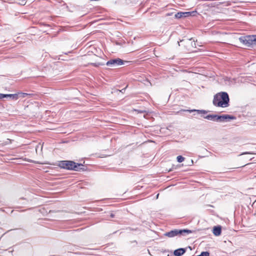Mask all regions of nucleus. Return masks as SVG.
<instances>
[{
  "label": "nucleus",
  "instance_id": "f8f14e48",
  "mask_svg": "<svg viewBox=\"0 0 256 256\" xmlns=\"http://www.w3.org/2000/svg\"><path fill=\"white\" fill-rule=\"evenodd\" d=\"M33 95L32 94H28L26 92H19L18 93L14 94V96H16L15 98V100H18L19 98H24L26 96H29V98H30Z\"/></svg>",
  "mask_w": 256,
  "mask_h": 256
},
{
  "label": "nucleus",
  "instance_id": "20e7f679",
  "mask_svg": "<svg viewBox=\"0 0 256 256\" xmlns=\"http://www.w3.org/2000/svg\"><path fill=\"white\" fill-rule=\"evenodd\" d=\"M73 160H63L58 162V166L60 168L71 170Z\"/></svg>",
  "mask_w": 256,
  "mask_h": 256
},
{
  "label": "nucleus",
  "instance_id": "7ed1b4c3",
  "mask_svg": "<svg viewBox=\"0 0 256 256\" xmlns=\"http://www.w3.org/2000/svg\"><path fill=\"white\" fill-rule=\"evenodd\" d=\"M130 62V61L124 60L120 58H117L110 59L107 61L106 64L111 68H116L124 64L128 65Z\"/></svg>",
  "mask_w": 256,
  "mask_h": 256
},
{
  "label": "nucleus",
  "instance_id": "72a5a7b5",
  "mask_svg": "<svg viewBox=\"0 0 256 256\" xmlns=\"http://www.w3.org/2000/svg\"><path fill=\"white\" fill-rule=\"evenodd\" d=\"M134 242L137 243V242H136V240H134Z\"/></svg>",
  "mask_w": 256,
  "mask_h": 256
},
{
  "label": "nucleus",
  "instance_id": "c85d7f7f",
  "mask_svg": "<svg viewBox=\"0 0 256 256\" xmlns=\"http://www.w3.org/2000/svg\"><path fill=\"white\" fill-rule=\"evenodd\" d=\"M158 196H159V194H156V199H158Z\"/></svg>",
  "mask_w": 256,
  "mask_h": 256
},
{
  "label": "nucleus",
  "instance_id": "4be33fe9",
  "mask_svg": "<svg viewBox=\"0 0 256 256\" xmlns=\"http://www.w3.org/2000/svg\"><path fill=\"white\" fill-rule=\"evenodd\" d=\"M190 44L192 47L196 48V44L194 40L193 42H190Z\"/></svg>",
  "mask_w": 256,
  "mask_h": 256
},
{
  "label": "nucleus",
  "instance_id": "7c9ffc66",
  "mask_svg": "<svg viewBox=\"0 0 256 256\" xmlns=\"http://www.w3.org/2000/svg\"><path fill=\"white\" fill-rule=\"evenodd\" d=\"M0 210H2V212H4V210H3V208H0Z\"/></svg>",
  "mask_w": 256,
  "mask_h": 256
},
{
  "label": "nucleus",
  "instance_id": "5701e85b",
  "mask_svg": "<svg viewBox=\"0 0 256 256\" xmlns=\"http://www.w3.org/2000/svg\"><path fill=\"white\" fill-rule=\"evenodd\" d=\"M127 229H128L130 230H137V228H132L128 227V228H127Z\"/></svg>",
  "mask_w": 256,
  "mask_h": 256
},
{
  "label": "nucleus",
  "instance_id": "9d476101",
  "mask_svg": "<svg viewBox=\"0 0 256 256\" xmlns=\"http://www.w3.org/2000/svg\"><path fill=\"white\" fill-rule=\"evenodd\" d=\"M188 248H181L175 250L174 251L173 254L174 256H182L184 254Z\"/></svg>",
  "mask_w": 256,
  "mask_h": 256
},
{
  "label": "nucleus",
  "instance_id": "dca6fc26",
  "mask_svg": "<svg viewBox=\"0 0 256 256\" xmlns=\"http://www.w3.org/2000/svg\"><path fill=\"white\" fill-rule=\"evenodd\" d=\"M193 40V38H190V39H188L186 40H182L180 42H178L179 46H185L186 45L190 43V41Z\"/></svg>",
  "mask_w": 256,
  "mask_h": 256
},
{
  "label": "nucleus",
  "instance_id": "f03ea898",
  "mask_svg": "<svg viewBox=\"0 0 256 256\" xmlns=\"http://www.w3.org/2000/svg\"><path fill=\"white\" fill-rule=\"evenodd\" d=\"M238 40L241 43L248 47L252 48L256 46V34L241 36Z\"/></svg>",
  "mask_w": 256,
  "mask_h": 256
},
{
  "label": "nucleus",
  "instance_id": "412c9836",
  "mask_svg": "<svg viewBox=\"0 0 256 256\" xmlns=\"http://www.w3.org/2000/svg\"><path fill=\"white\" fill-rule=\"evenodd\" d=\"M253 153L252 152H242V154H239V156H242V155H244V154H252Z\"/></svg>",
  "mask_w": 256,
  "mask_h": 256
},
{
  "label": "nucleus",
  "instance_id": "b1692460",
  "mask_svg": "<svg viewBox=\"0 0 256 256\" xmlns=\"http://www.w3.org/2000/svg\"><path fill=\"white\" fill-rule=\"evenodd\" d=\"M126 87H127V86H126V87L125 88H122V90H120V92H122V93H123V92H125V90H126Z\"/></svg>",
  "mask_w": 256,
  "mask_h": 256
},
{
  "label": "nucleus",
  "instance_id": "6e6552de",
  "mask_svg": "<svg viewBox=\"0 0 256 256\" xmlns=\"http://www.w3.org/2000/svg\"><path fill=\"white\" fill-rule=\"evenodd\" d=\"M184 112H196L198 114H206L208 112V110H196V109H192V110H184L181 109L178 113H181Z\"/></svg>",
  "mask_w": 256,
  "mask_h": 256
},
{
  "label": "nucleus",
  "instance_id": "f257e3e1",
  "mask_svg": "<svg viewBox=\"0 0 256 256\" xmlns=\"http://www.w3.org/2000/svg\"><path fill=\"white\" fill-rule=\"evenodd\" d=\"M230 99L227 92H220L214 96L212 104L216 107L226 108L230 106Z\"/></svg>",
  "mask_w": 256,
  "mask_h": 256
},
{
  "label": "nucleus",
  "instance_id": "ddd939ff",
  "mask_svg": "<svg viewBox=\"0 0 256 256\" xmlns=\"http://www.w3.org/2000/svg\"><path fill=\"white\" fill-rule=\"evenodd\" d=\"M193 232V231L187 228L178 229V236H185Z\"/></svg>",
  "mask_w": 256,
  "mask_h": 256
},
{
  "label": "nucleus",
  "instance_id": "473e14b6",
  "mask_svg": "<svg viewBox=\"0 0 256 256\" xmlns=\"http://www.w3.org/2000/svg\"><path fill=\"white\" fill-rule=\"evenodd\" d=\"M188 248H189V249H191V247L190 246H188Z\"/></svg>",
  "mask_w": 256,
  "mask_h": 256
},
{
  "label": "nucleus",
  "instance_id": "6ab92c4d",
  "mask_svg": "<svg viewBox=\"0 0 256 256\" xmlns=\"http://www.w3.org/2000/svg\"><path fill=\"white\" fill-rule=\"evenodd\" d=\"M185 158L182 156H178L177 157H176V160L178 162H182L184 161Z\"/></svg>",
  "mask_w": 256,
  "mask_h": 256
},
{
  "label": "nucleus",
  "instance_id": "a211bd4d",
  "mask_svg": "<svg viewBox=\"0 0 256 256\" xmlns=\"http://www.w3.org/2000/svg\"><path fill=\"white\" fill-rule=\"evenodd\" d=\"M6 202L4 197L0 196V206L6 204Z\"/></svg>",
  "mask_w": 256,
  "mask_h": 256
},
{
  "label": "nucleus",
  "instance_id": "a878e982",
  "mask_svg": "<svg viewBox=\"0 0 256 256\" xmlns=\"http://www.w3.org/2000/svg\"><path fill=\"white\" fill-rule=\"evenodd\" d=\"M22 5H24L26 4V2L25 1L24 2H20V3Z\"/></svg>",
  "mask_w": 256,
  "mask_h": 256
},
{
  "label": "nucleus",
  "instance_id": "4468645a",
  "mask_svg": "<svg viewBox=\"0 0 256 256\" xmlns=\"http://www.w3.org/2000/svg\"><path fill=\"white\" fill-rule=\"evenodd\" d=\"M164 236H166L169 238H173L178 236V229H174L170 230V232H166L164 234Z\"/></svg>",
  "mask_w": 256,
  "mask_h": 256
},
{
  "label": "nucleus",
  "instance_id": "f3484780",
  "mask_svg": "<svg viewBox=\"0 0 256 256\" xmlns=\"http://www.w3.org/2000/svg\"><path fill=\"white\" fill-rule=\"evenodd\" d=\"M90 64L93 66L97 68L100 66H104V64L102 62H92V63H90Z\"/></svg>",
  "mask_w": 256,
  "mask_h": 256
},
{
  "label": "nucleus",
  "instance_id": "423d86ee",
  "mask_svg": "<svg viewBox=\"0 0 256 256\" xmlns=\"http://www.w3.org/2000/svg\"><path fill=\"white\" fill-rule=\"evenodd\" d=\"M71 170L76 172H84L87 170V166L82 163L72 162Z\"/></svg>",
  "mask_w": 256,
  "mask_h": 256
},
{
  "label": "nucleus",
  "instance_id": "393cba45",
  "mask_svg": "<svg viewBox=\"0 0 256 256\" xmlns=\"http://www.w3.org/2000/svg\"><path fill=\"white\" fill-rule=\"evenodd\" d=\"M173 169H174V168H170V169H169V170H166V171H168V172H170L172 171V170H173Z\"/></svg>",
  "mask_w": 256,
  "mask_h": 256
},
{
  "label": "nucleus",
  "instance_id": "bb28decb",
  "mask_svg": "<svg viewBox=\"0 0 256 256\" xmlns=\"http://www.w3.org/2000/svg\"><path fill=\"white\" fill-rule=\"evenodd\" d=\"M110 216L111 218H114V214L112 213H111L110 214Z\"/></svg>",
  "mask_w": 256,
  "mask_h": 256
},
{
  "label": "nucleus",
  "instance_id": "39448f33",
  "mask_svg": "<svg viewBox=\"0 0 256 256\" xmlns=\"http://www.w3.org/2000/svg\"><path fill=\"white\" fill-rule=\"evenodd\" d=\"M197 12L196 10L186 12H179L174 14V18L179 19L182 18H187L190 16H195Z\"/></svg>",
  "mask_w": 256,
  "mask_h": 256
},
{
  "label": "nucleus",
  "instance_id": "2eb2a0df",
  "mask_svg": "<svg viewBox=\"0 0 256 256\" xmlns=\"http://www.w3.org/2000/svg\"><path fill=\"white\" fill-rule=\"evenodd\" d=\"M16 96H14V94H1L0 93V99H4V98H10L12 100H14Z\"/></svg>",
  "mask_w": 256,
  "mask_h": 256
},
{
  "label": "nucleus",
  "instance_id": "aec40b11",
  "mask_svg": "<svg viewBox=\"0 0 256 256\" xmlns=\"http://www.w3.org/2000/svg\"><path fill=\"white\" fill-rule=\"evenodd\" d=\"M194 164V161L192 160H190L188 162H187L186 164V165H187V166H192V164Z\"/></svg>",
  "mask_w": 256,
  "mask_h": 256
},
{
  "label": "nucleus",
  "instance_id": "cd10ccee",
  "mask_svg": "<svg viewBox=\"0 0 256 256\" xmlns=\"http://www.w3.org/2000/svg\"><path fill=\"white\" fill-rule=\"evenodd\" d=\"M72 52V51H70V52H65L64 54H70Z\"/></svg>",
  "mask_w": 256,
  "mask_h": 256
},
{
  "label": "nucleus",
  "instance_id": "c756f323",
  "mask_svg": "<svg viewBox=\"0 0 256 256\" xmlns=\"http://www.w3.org/2000/svg\"><path fill=\"white\" fill-rule=\"evenodd\" d=\"M44 25L46 26H49V25H48V24H44Z\"/></svg>",
  "mask_w": 256,
  "mask_h": 256
},
{
  "label": "nucleus",
  "instance_id": "2f4dec72",
  "mask_svg": "<svg viewBox=\"0 0 256 256\" xmlns=\"http://www.w3.org/2000/svg\"><path fill=\"white\" fill-rule=\"evenodd\" d=\"M20 2H24L26 0H19Z\"/></svg>",
  "mask_w": 256,
  "mask_h": 256
},
{
  "label": "nucleus",
  "instance_id": "0eeeda50",
  "mask_svg": "<svg viewBox=\"0 0 256 256\" xmlns=\"http://www.w3.org/2000/svg\"><path fill=\"white\" fill-rule=\"evenodd\" d=\"M204 118L214 122H221V115L217 114H210L206 116H202Z\"/></svg>",
  "mask_w": 256,
  "mask_h": 256
},
{
  "label": "nucleus",
  "instance_id": "9b49d317",
  "mask_svg": "<svg viewBox=\"0 0 256 256\" xmlns=\"http://www.w3.org/2000/svg\"><path fill=\"white\" fill-rule=\"evenodd\" d=\"M222 226L218 225L214 226L212 228V233L216 236H220L222 234Z\"/></svg>",
  "mask_w": 256,
  "mask_h": 256
},
{
  "label": "nucleus",
  "instance_id": "f704fd0d",
  "mask_svg": "<svg viewBox=\"0 0 256 256\" xmlns=\"http://www.w3.org/2000/svg\"><path fill=\"white\" fill-rule=\"evenodd\" d=\"M168 256H169V254H168Z\"/></svg>",
  "mask_w": 256,
  "mask_h": 256
},
{
  "label": "nucleus",
  "instance_id": "1a4fd4ad",
  "mask_svg": "<svg viewBox=\"0 0 256 256\" xmlns=\"http://www.w3.org/2000/svg\"><path fill=\"white\" fill-rule=\"evenodd\" d=\"M236 119V117L232 115L228 114H221V122H230L231 120Z\"/></svg>",
  "mask_w": 256,
  "mask_h": 256
}]
</instances>
